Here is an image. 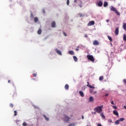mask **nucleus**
<instances>
[{
    "label": "nucleus",
    "instance_id": "1",
    "mask_svg": "<svg viewBox=\"0 0 126 126\" xmlns=\"http://www.w3.org/2000/svg\"><path fill=\"white\" fill-rule=\"evenodd\" d=\"M102 109H103V105H100L94 108V111H96L98 114H101L102 111Z\"/></svg>",
    "mask_w": 126,
    "mask_h": 126
},
{
    "label": "nucleus",
    "instance_id": "2",
    "mask_svg": "<svg viewBox=\"0 0 126 126\" xmlns=\"http://www.w3.org/2000/svg\"><path fill=\"white\" fill-rule=\"evenodd\" d=\"M87 58L89 61H91V62H92L93 63H94L95 61V59H94V57L92 55H87Z\"/></svg>",
    "mask_w": 126,
    "mask_h": 126
},
{
    "label": "nucleus",
    "instance_id": "3",
    "mask_svg": "<svg viewBox=\"0 0 126 126\" xmlns=\"http://www.w3.org/2000/svg\"><path fill=\"white\" fill-rule=\"evenodd\" d=\"M70 119V118L68 117V116L66 115H64L63 120L65 123H69Z\"/></svg>",
    "mask_w": 126,
    "mask_h": 126
},
{
    "label": "nucleus",
    "instance_id": "4",
    "mask_svg": "<svg viewBox=\"0 0 126 126\" xmlns=\"http://www.w3.org/2000/svg\"><path fill=\"white\" fill-rule=\"evenodd\" d=\"M94 24H95V22L94 21H91L88 24V26H91L94 25Z\"/></svg>",
    "mask_w": 126,
    "mask_h": 126
},
{
    "label": "nucleus",
    "instance_id": "5",
    "mask_svg": "<svg viewBox=\"0 0 126 126\" xmlns=\"http://www.w3.org/2000/svg\"><path fill=\"white\" fill-rule=\"evenodd\" d=\"M115 35H116V36H118V35H119V28H116L115 31Z\"/></svg>",
    "mask_w": 126,
    "mask_h": 126
},
{
    "label": "nucleus",
    "instance_id": "6",
    "mask_svg": "<svg viewBox=\"0 0 126 126\" xmlns=\"http://www.w3.org/2000/svg\"><path fill=\"white\" fill-rule=\"evenodd\" d=\"M55 51L58 55H60V56H62V52H61V51H60V50H59L58 48H56Z\"/></svg>",
    "mask_w": 126,
    "mask_h": 126
},
{
    "label": "nucleus",
    "instance_id": "7",
    "mask_svg": "<svg viewBox=\"0 0 126 126\" xmlns=\"http://www.w3.org/2000/svg\"><path fill=\"white\" fill-rule=\"evenodd\" d=\"M87 86L88 87H89L90 88H92L93 89H95V87L91 86V85L89 84V82H87Z\"/></svg>",
    "mask_w": 126,
    "mask_h": 126
},
{
    "label": "nucleus",
    "instance_id": "8",
    "mask_svg": "<svg viewBox=\"0 0 126 126\" xmlns=\"http://www.w3.org/2000/svg\"><path fill=\"white\" fill-rule=\"evenodd\" d=\"M110 10H111V11H116L117 10V8H115V7L111 6L110 7Z\"/></svg>",
    "mask_w": 126,
    "mask_h": 126
},
{
    "label": "nucleus",
    "instance_id": "9",
    "mask_svg": "<svg viewBox=\"0 0 126 126\" xmlns=\"http://www.w3.org/2000/svg\"><path fill=\"white\" fill-rule=\"evenodd\" d=\"M51 27H52L53 28H55V27H56V22L53 21L52 22Z\"/></svg>",
    "mask_w": 126,
    "mask_h": 126
},
{
    "label": "nucleus",
    "instance_id": "10",
    "mask_svg": "<svg viewBox=\"0 0 126 126\" xmlns=\"http://www.w3.org/2000/svg\"><path fill=\"white\" fill-rule=\"evenodd\" d=\"M113 113L114 115H115V116L119 117V112H118V111H117V110H114Z\"/></svg>",
    "mask_w": 126,
    "mask_h": 126
},
{
    "label": "nucleus",
    "instance_id": "11",
    "mask_svg": "<svg viewBox=\"0 0 126 126\" xmlns=\"http://www.w3.org/2000/svg\"><path fill=\"white\" fill-rule=\"evenodd\" d=\"M93 45H94L95 46H98L99 45V42L97 40H95L93 42Z\"/></svg>",
    "mask_w": 126,
    "mask_h": 126
},
{
    "label": "nucleus",
    "instance_id": "12",
    "mask_svg": "<svg viewBox=\"0 0 126 126\" xmlns=\"http://www.w3.org/2000/svg\"><path fill=\"white\" fill-rule=\"evenodd\" d=\"M97 5L98 6H102V5H103V2H102V1H99L97 2Z\"/></svg>",
    "mask_w": 126,
    "mask_h": 126
},
{
    "label": "nucleus",
    "instance_id": "13",
    "mask_svg": "<svg viewBox=\"0 0 126 126\" xmlns=\"http://www.w3.org/2000/svg\"><path fill=\"white\" fill-rule=\"evenodd\" d=\"M90 93H91V94H96V93H97V92H94L93 90L90 89Z\"/></svg>",
    "mask_w": 126,
    "mask_h": 126
},
{
    "label": "nucleus",
    "instance_id": "14",
    "mask_svg": "<svg viewBox=\"0 0 126 126\" xmlns=\"http://www.w3.org/2000/svg\"><path fill=\"white\" fill-rule=\"evenodd\" d=\"M79 93L80 96H81V97H84V94H83V92H82V91H80L79 92Z\"/></svg>",
    "mask_w": 126,
    "mask_h": 126
},
{
    "label": "nucleus",
    "instance_id": "15",
    "mask_svg": "<svg viewBox=\"0 0 126 126\" xmlns=\"http://www.w3.org/2000/svg\"><path fill=\"white\" fill-rule=\"evenodd\" d=\"M123 28L124 30H125V31H126V23H123Z\"/></svg>",
    "mask_w": 126,
    "mask_h": 126
},
{
    "label": "nucleus",
    "instance_id": "16",
    "mask_svg": "<svg viewBox=\"0 0 126 126\" xmlns=\"http://www.w3.org/2000/svg\"><path fill=\"white\" fill-rule=\"evenodd\" d=\"M43 117H44L45 120H46V121H49L50 119H49V118L47 117V116H46V115L43 114Z\"/></svg>",
    "mask_w": 126,
    "mask_h": 126
},
{
    "label": "nucleus",
    "instance_id": "17",
    "mask_svg": "<svg viewBox=\"0 0 126 126\" xmlns=\"http://www.w3.org/2000/svg\"><path fill=\"white\" fill-rule=\"evenodd\" d=\"M89 102H93L94 101V98L92 96H90L89 100Z\"/></svg>",
    "mask_w": 126,
    "mask_h": 126
},
{
    "label": "nucleus",
    "instance_id": "18",
    "mask_svg": "<svg viewBox=\"0 0 126 126\" xmlns=\"http://www.w3.org/2000/svg\"><path fill=\"white\" fill-rule=\"evenodd\" d=\"M42 33V30L41 29H39L37 31V33L40 35Z\"/></svg>",
    "mask_w": 126,
    "mask_h": 126
},
{
    "label": "nucleus",
    "instance_id": "19",
    "mask_svg": "<svg viewBox=\"0 0 126 126\" xmlns=\"http://www.w3.org/2000/svg\"><path fill=\"white\" fill-rule=\"evenodd\" d=\"M68 54H69V55H74V52H73V51H69Z\"/></svg>",
    "mask_w": 126,
    "mask_h": 126
},
{
    "label": "nucleus",
    "instance_id": "20",
    "mask_svg": "<svg viewBox=\"0 0 126 126\" xmlns=\"http://www.w3.org/2000/svg\"><path fill=\"white\" fill-rule=\"evenodd\" d=\"M64 88H65V89H66V90H68V88H69L68 85L66 84L65 85Z\"/></svg>",
    "mask_w": 126,
    "mask_h": 126
},
{
    "label": "nucleus",
    "instance_id": "21",
    "mask_svg": "<svg viewBox=\"0 0 126 126\" xmlns=\"http://www.w3.org/2000/svg\"><path fill=\"white\" fill-rule=\"evenodd\" d=\"M103 6L104 7H106V6H108V2H104V4H103Z\"/></svg>",
    "mask_w": 126,
    "mask_h": 126
},
{
    "label": "nucleus",
    "instance_id": "22",
    "mask_svg": "<svg viewBox=\"0 0 126 126\" xmlns=\"http://www.w3.org/2000/svg\"><path fill=\"white\" fill-rule=\"evenodd\" d=\"M38 20V19L37 17H36L34 18V21L35 23L37 22Z\"/></svg>",
    "mask_w": 126,
    "mask_h": 126
},
{
    "label": "nucleus",
    "instance_id": "23",
    "mask_svg": "<svg viewBox=\"0 0 126 126\" xmlns=\"http://www.w3.org/2000/svg\"><path fill=\"white\" fill-rule=\"evenodd\" d=\"M30 18H31L32 19H33L34 18V15H33V13H31Z\"/></svg>",
    "mask_w": 126,
    "mask_h": 126
},
{
    "label": "nucleus",
    "instance_id": "24",
    "mask_svg": "<svg viewBox=\"0 0 126 126\" xmlns=\"http://www.w3.org/2000/svg\"><path fill=\"white\" fill-rule=\"evenodd\" d=\"M73 59H74V60L75 61V62H77L78 59H77V57H76V56H73Z\"/></svg>",
    "mask_w": 126,
    "mask_h": 126
},
{
    "label": "nucleus",
    "instance_id": "25",
    "mask_svg": "<svg viewBox=\"0 0 126 126\" xmlns=\"http://www.w3.org/2000/svg\"><path fill=\"white\" fill-rule=\"evenodd\" d=\"M103 79H104V77L102 76H100L99 78V80H100V81L103 80Z\"/></svg>",
    "mask_w": 126,
    "mask_h": 126
},
{
    "label": "nucleus",
    "instance_id": "26",
    "mask_svg": "<svg viewBox=\"0 0 126 126\" xmlns=\"http://www.w3.org/2000/svg\"><path fill=\"white\" fill-rule=\"evenodd\" d=\"M119 120V122H124V121H125V118H121Z\"/></svg>",
    "mask_w": 126,
    "mask_h": 126
},
{
    "label": "nucleus",
    "instance_id": "27",
    "mask_svg": "<svg viewBox=\"0 0 126 126\" xmlns=\"http://www.w3.org/2000/svg\"><path fill=\"white\" fill-rule=\"evenodd\" d=\"M108 123L109 124H110V125H111V124H112V123H113V121L111 119H108Z\"/></svg>",
    "mask_w": 126,
    "mask_h": 126
},
{
    "label": "nucleus",
    "instance_id": "28",
    "mask_svg": "<svg viewBox=\"0 0 126 126\" xmlns=\"http://www.w3.org/2000/svg\"><path fill=\"white\" fill-rule=\"evenodd\" d=\"M115 124L116 125H120V121L118 120H117L116 121H115Z\"/></svg>",
    "mask_w": 126,
    "mask_h": 126
},
{
    "label": "nucleus",
    "instance_id": "29",
    "mask_svg": "<svg viewBox=\"0 0 126 126\" xmlns=\"http://www.w3.org/2000/svg\"><path fill=\"white\" fill-rule=\"evenodd\" d=\"M79 15L80 16V17H83V16H84V14H82V13H79Z\"/></svg>",
    "mask_w": 126,
    "mask_h": 126
},
{
    "label": "nucleus",
    "instance_id": "30",
    "mask_svg": "<svg viewBox=\"0 0 126 126\" xmlns=\"http://www.w3.org/2000/svg\"><path fill=\"white\" fill-rule=\"evenodd\" d=\"M100 116L102 117V118H103V119H105L106 117H105V115H104V114L101 113L100 114Z\"/></svg>",
    "mask_w": 126,
    "mask_h": 126
},
{
    "label": "nucleus",
    "instance_id": "31",
    "mask_svg": "<svg viewBox=\"0 0 126 126\" xmlns=\"http://www.w3.org/2000/svg\"><path fill=\"white\" fill-rule=\"evenodd\" d=\"M115 12V13H116V14H117L118 15H121V14L119 13V11H118L117 10H116Z\"/></svg>",
    "mask_w": 126,
    "mask_h": 126
},
{
    "label": "nucleus",
    "instance_id": "32",
    "mask_svg": "<svg viewBox=\"0 0 126 126\" xmlns=\"http://www.w3.org/2000/svg\"><path fill=\"white\" fill-rule=\"evenodd\" d=\"M107 37H108L109 40L110 41V42H112V41H113V39H112V37L111 36H108Z\"/></svg>",
    "mask_w": 126,
    "mask_h": 126
},
{
    "label": "nucleus",
    "instance_id": "33",
    "mask_svg": "<svg viewBox=\"0 0 126 126\" xmlns=\"http://www.w3.org/2000/svg\"><path fill=\"white\" fill-rule=\"evenodd\" d=\"M14 116H17V111H16L15 110V111H14Z\"/></svg>",
    "mask_w": 126,
    "mask_h": 126
},
{
    "label": "nucleus",
    "instance_id": "34",
    "mask_svg": "<svg viewBox=\"0 0 126 126\" xmlns=\"http://www.w3.org/2000/svg\"><path fill=\"white\" fill-rule=\"evenodd\" d=\"M112 107L113 109H115V110H117L118 109V107L116 106H113Z\"/></svg>",
    "mask_w": 126,
    "mask_h": 126
},
{
    "label": "nucleus",
    "instance_id": "35",
    "mask_svg": "<svg viewBox=\"0 0 126 126\" xmlns=\"http://www.w3.org/2000/svg\"><path fill=\"white\" fill-rule=\"evenodd\" d=\"M66 3L67 5H69V0H67Z\"/></svg>",
    "mask_w": 126,
    "mask_h": 126
},
{
    "label": "nucleus",
    "instance_id": "36",
    "mask_svg": "<svg viewBox=\"0 0 126 126\" xmlns=\"http://www.w3.org/2000/svg\"><path fill=\"white\" fill-rule=\"evenodd\" d=\"M23 126H27V124H26V123L24 122L23 124Z\"/></svg>",
    "mask_w": 126,
    "mask_h": 126
},
{
    "label": "nucleus",
    "instance_id": "37",
    "mask_svg": "<svg viewBox=\"0 0 126 126\" xmlns=\"http://www.w3.org/2000/svg\"><path fill=\"white\" fill-rule=\"evenodd\" d=\"M10 107H11V108H13V104L10 103Z\"/></svg>",
    "mask_w": 126,
    "mask_h": 126
},
{
    "label": "nucleus",
    "instance_id": "38",
    "mask_svg": "<svg viewBox=\"0 0 126 126\" xmlns=\"http://www.w3.org/2000/svg\"><path fill=\"white\" fill-rule=\"evenodd\" d=\"M123 82H124L125 84H126V79H124L123 80Z\"/></svg>",
    "mask_w": 126,
    "mask_h": 126
},
{
    "label": "nucleus",
    "instance_id": "39",
    "mask_svg": "<svg viewBox=\"0 0 126 126\" xmlns=\"http://www.w3.org/2000/svg\"><path fill=\"white\" fill-rule=\"evenodd\" d=\"M63 34L64 36H66V35H67L66 33H65L64 32H63Z\"/></svg>",
    "mask_w": 126,
    "mask_h": 126
},
{
    "label": "nucleus",
    "instance_id": "40",
    "mask_svg": "<svg viewBox=\"0 0 126 126\" xmlns=\"http://www.w3.org/2000/svg\"><path fill=\"white\" fill-rule=\"evenodd\" d=\"M84 37L85 38H87L88 37V36L87 35V34H85Z\"/></svg>",
    "mask_w": 126,
    "mask_h": 126
},
{
    "label": "nucleus",
    "instance_id": "41",
    "mask_svg": "<svg viewBox=\"0 0 126 126\" xmlns=\"http://www.w3.org/2000/svg\"><path fill=\"white\" fill-rule=\"evenodd\" d=\"M96 114H97V111H95L93 113V115H96Z\"/></svg>",
    "mask_w": 126,
    "mask_h": 126
},
{
    "label": "nucleus",
    "instance_id": "42",
    "mask_svg": "<svg viewBox=\"0 0 126 126\" xmlns=\"http://www.w3.org/2000/svg\"><path fill=\"white\" fill-rule=\"evenodd\" d=\"M68 126H74V124H71Z\"/></svg>",
    "mask_w": 126,
    "mask_h": 126
},
{
    "label": "nucleus",
    "instance_id": "43",
    "mask_svg": "<svg viewBox=\"0 0 126 126\" xmlns=\"http://www.w3.org/2000/svg\"><path fill=\"white\" fill-rule=\"evenodd\" d=\"M33 75L34 77H36V76H37V74L36 73L33 74Z\"/></svg>",
    "mask_w": 126,
    "mask_h": 126
},
{
    "label": "nucleus",
    "instance_id": "44",
    "mask_svg": "<svg viewBox=\"0 0 126 126\" xmlns=\"http://www.w3.org/2000/svg\"><path fill=\"white\" fill-rule=\"evenodd\" d=\"M111 104H112V105H114V101H111Z\"/></svg>",
    "mask_w": 126,
    "mask_h": 126
},
{
    "label": "nucleus",
    "instance_id": "45",
    "mask_svg": "<svg viewBox=\"0 0 126 126\" xmlns=\"http://www.w3.org/2000/svg\"><path fill=\"white\" fill-rule=\"evenodd\" d=\"M105 96H106V97L109 96V94H105Z\"/></svg>",
    "mask_w": 126,
    "mask_h": 126
},
{
    "label": "nucleus",
    "instance_id": "46",
    "mask_svg": "<svg viewBox=\"0 0 126 126\" xmlns=\"http://www.w3.org/2000/svg\"><path fill=\"white\" fill-rule=\"evenodd\" d=\"M42 12H43V13H45V9H43V10H42Z\"/></svg>",
    "mask_w": 126,
    "mask_h": 126
},
{
    "label": "nucleus",
    "instance_id": "47",
    "mask_svg": "<svg viewBox=\"0 0 126 126\" xmlns=\"http://www.w3.org/2000/svg\"><path fill=\"white\" fill-rule=\"evenodd\" d=\"M79 6H80V7H81V8L82 7V4H80V5H79Z\"/></svg>",
    "mask_w": 126,
    "mask_h": 126
},
{
    "label": "nucleus",
    "instance_id": "48",
    "mask_svg": "<svg viewBox=\"0 0 126 126\" xmlns=\"http://www.w3.org/2000/svg\"><path fill=\"white\" fill-rule=\"evenodd\" d=\"M76 51H79V49L76 48Z\"/></svg>",
    "mask_w": 126,
    "mask_h": 126
},
{
    "label": "nucleus",
    "instance_id": "49",
    "mask_svg": "<svg viewBox=\"0 0 126 126\" xmlns=\"http://www.w3.org/2000/svg\"><path fill=\"white\" fill-rule=\"evenodd\" d=\"M110 21V20H106V22H109Z\"/></svg>",
    "mask_w": 126,
    "mask_h": 126
},
{
    "label": "nucleus",
    "instance_id": "50",
    "mask_svg": "<svg viewBox=\"0 0 126 126\" xmlns=\"http://www.w3.org/2000/svg\"><path fill=\"white\" fill-rule=\"evenodd\" d=\"M76 1H77V0H74V2H76Z\"/></svg>",
    "mask_w": 126,
    "mask_h": 126
},
{
    "label": "nucleus",
    "instance_id": "51",
    "mask_svg": "<svg viewBox=\"0 0 126 126\" xmlns=\"http://www.w3.org/2000/svg\"><path fill=\"white\" fill-rule=\"evenodd\" d=\"M8 83H10V80H9L8 81Z\"/></svg>",
    "mask_w": 126,
    "mask_h": 126
},
{
    "label": "nucleus",
    "instance_id": "52",
    "mask_svg": "<svg viewBox=\"0 0 126 126\" xmlns=\"http://www.w3.org/2000/svg\"><path fill=\"white\" fill-rule=\"evenodd\" d=\"M82 119L83 120V119H84V116H82Z\"/></svg>",
    "mask_w": 126,
    "mask_h": 126
},
{
    "label": "nucleus",
    "instance_id": "53",
    "mask_svg": "<svg viewBox=\"0 0 126 126\" xmlns=\"http://www.w3.org/2000/svg\"><path fill=\"white\" fill-rule=\"evenodd\" d=\"M124 109H126V106H124Z\"/></svg>",
    "mask_w": 126,
    "mask_h": 126
}]
</instances>
